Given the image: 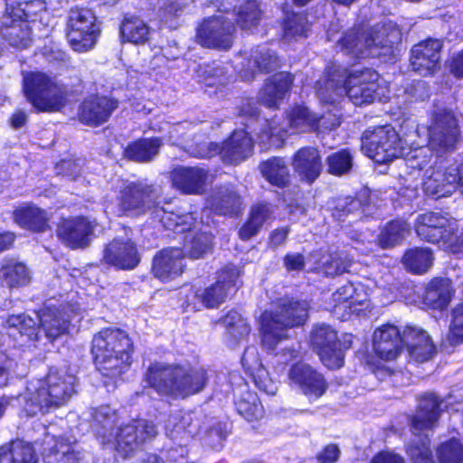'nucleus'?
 <instances>
[{
	"mask_svg": "<svg viewBox=\"0 0 463 463\" xmlns=\"http://www.w3.org/2000/svg\"><path fill=\"white\" fill-rule=\"evenodd\" d=\"M76 377L65 370L51 369L42 380L30 383L17 400L27 416L57 409L75 393Z\"/></svg>",
	"mask_w": 463,
	"mask_h": 463,
	"instance_id": "obj_1",
	"label": "nucleus"
},
{
	"mask_svg": "<svg viewBox=\"0 0 463 463\" xmlns=\"http://www.w3.org/2000/svg\"><path fill=\"white\" fill-rule=\"evenodd\" d=\"M207 380V373L202 367L157 363L147 370L151 387L175 398H186L202 392Z\"/></svg>",
	"mask_w": 463,
	"mask_h": 463,
	"instance_id": "obj_2",
	"label": "nucleus"
},
{
	"mask_svg": "<svg viewBox=\"0 0 463 463\" xmlns=\"http://www.w3.org/2000/svg\"><path fill=\"white\" fill-rule=\"evenodd\" d=\"M91 351L100 373L116 379L131 364L133 343L126 332L106 328L94 335Z\"/></svg>",
	"mask_w": 463,
	"mask_h": 463,
	"instance_id": "obj_3",
	"label": "nucleus"
},
{
	"mask_svg": "<svg viewBox=\"0 0 463 463\" xmlns=\"http://www.w3.org/2000/svg\"><path fill=\"white\" fill-rule=\"evenodd\" d=\"M22 90L36 113L59 111L67 101L66 86L44 71H27L22 80Z\"/></svg>",
	"mask_w": 463,
	"mask_h": 463,
	"instance_id": "obj_4",
	"label": "nucleus"
},
{
	"mask_svg": "<svg viewBox=\"0 0 463 463\" xmlns=\"http://www.w3.org/2000/svg\"><path fill=\"white\" fill-rule=\"evenodd\" d=\"M442 402V400L432 392H426L419 398L416 412L411 420V431L415 439L407 446V454L412 463H435L428 437L420 436L418 432L435 426Z\"/></svg>",
	"mask_w": 463,
	"mask_h": 463,
	"instance_id": "obj_5",
	"label": "nucleus"
},
{
	"mask_svg": "<svg viewBox=\"0 0 463 463\" xmlns=\"http://www.w3.org/2000/svg\"><path fill=\"white\" fill-rule=\"evenodd\" d=\"M307 301L282 299L275 310L265 311L261 316L263 343L269 348L288 338V329L302 325L307 318Z\"/></svg>",
	"mask_w": 463,
	"mask_h": 463,
	"instance_id": "obj_6",
	"label": "nucleus"
},
{
	"mask_svg": "<svg viewBox=\"0 0 463 463\" xmlns=\"http://www.w3.org/2000/svg\"><path fill=\"white\" fill-rule=\"evenodd\" d=\"M428 146L438 157L453 153L461 138L458 120L446 107H434L428 115Z\"/></svg>",
	"mask_w": 463,
	"mask_h": 463,
	"instance_id": "obj_7",
	"label": "nucleus"
},
{
	"mask_svg": "<svg viewBox=\"0 0 463 463\" xmlns=\"http://www.w3.org/2000/svg\"><path fill=\"white\" fill-rule=\"evenodd\" d=\"M154 184L143 180H123L115 189L114 203L118 216H141L157 204Z\"/></svg>",
	"mask_w": 463,
	"mask_h": 463,
	"instance_id": "obj_8",
	"label": "nucleus"
},
{
	"mask_svg": "<svg viewBox=\"0 0 463 463\" xmlns=\"http://www.w3.org/2000/svg\"><path fill=\"white\" fill-rule=\"evenodd\" d=\"M65 33L73 51H90L96 44L99 35L95 13L85 6L71 7L68 12Z\"/></svg>",
	"mask_w": 463,
	"mask_h": 463,
	"instance_id": "obj_9",
	"label": "nucleus"
},
{
	"mask_svg": "<svg viewBox=\"0 0 463 463\" xmlns=\"http://www.w3.org/2000/svg\"><path fill=\"white\" fill-rule=\"evenodd\" d=\"M361 147L364 154L378 163H389L402 155L400 135L391 125L369 128L363 132Z\"/></svg>",
	"mask_w": 463,
	"mask_h": 463,
	"instance_id": "obj_10",
	"label": "nucleus"
},
{
	"mask_svg": "<svg viewBox=\"0 0 463 463\" xmlns=\"http://www.w3.org/2000/svg\"><path fill=\"white\" fill-rule=\"evenodd\" d=\"M310 342L326 367L338 369L344 365V352L352 345V335L345 334L339 339L335 329L321 324L313 329Z\"/></svg>",
	"mask_w": 463,
	"mask_h": 463,
	"instance_id": "obj_11",
	"label": "nucleus"
},
{
	"mask_svg": "<svg viewBox=\"0 0 463 463\" xmlns=\"http://www.w3.org/2000/svg\"><path fill=\"white\" fill-rule=\"evenodd\" d=\"M235 26L222 16L203 19L196 29V42L204 48L228 51L233 44Z\"/></svg>",
	"mask_w": 463,
	"mask_h": 463,
	"instance_id": "obj_12",
	"label": "nucleus"
},
{
	"mask_svg": "<svg viewBox=\"0 0 463 463\" xmlns=\"http://www.w3.org/2000/svg\"><path fill=\"white\" fill-rule=\"evenodd\" d=\"M381 76L372 68L351 71L344 80V88L354 105L373 103L381 87Z\"/></svg>",
	"mask_w": 463,
	"mask_h": 463,
	"instance_id": "obj_13",
	"label": "nucleus"
},
{
	"mask_svg": "<svg viewBox=\"0 0 463 463\" xmlns=\"http://www.w3.org/2000/svg\"><path fill=\"white\" fill-rule=\"evenodd\" d=\"M443 41L428 37L412 45L410 51V67L412 71L422 77H432L439 70Z\"/></svg>",
	"mask_w": 463,
	"mask_h": 463,
	"instance_id": "obj_14",
	"label": "nucleus"
},
{
	"mask_svg": "<svg viewBox=\"0 0 463 463\" xmlns=\"http://www.w3.org/2000/svg\"><path fill=\"white\" fill-rule=\"evenodd\" d=\"M118 105V99L112 96L90 94L80 101L77 118L84 126L99 128L110 119Z\"/></svg>",
	"mask_w": 463,
	"mask_h": 463,
	"instance_id": "obj_15",
	"label": "nucleus"
},
{
	"mask_svg": "<svg viewBox=\"0 0 463 463\" xmlns=\"http://www.w3.org/2000/svg\"><path fill=\"white\" fill-rule=\"evenodd\" d=\"M156 434V429L153 422L144 419L133 420L113 433L111 442L116 443L115 449L118 453L127 457Z\"/></svg>",
	"mask_w": 463,
	"mask_h": 463,
	"instance_id": "obj_16",
	"label": "nucleus"
},
{
	"mask_svg": "<svg viewBox=\"0 0 463 463\" xmlns=\"http://www.w3.org/2000/svg\"><path fill=\"white\" fill-rule=\"evenodd\" d=\"M139 247L149 249L153 246L139 245ZM103 260L118 269L132 270L139 265L141 254L136 241L126 236H122L114 239L106 246Z\"/></svg>",
	"mask_w": 463,
	"mask_h": 463,
	"instance_id": "obj_17",
	"label": "nucleus"
},
{
	"mask_svg": "<svg viewBox=\"0 0 463 463\" xmlns=\"http://www.w3.org/2000/svg\"><path fill=\"white\" fill-rule=\"evenodd\" d=\"M365 37L369 57H389L401 42L402 33L391 23H377L366 28Z\"/></svg>",
	"mask_w": 463,
	"mask_h": 463,
	"instance_id": "obj_18",
	"label": "nucleus"
},
{
	"mask_svg": "<svg viewBox=\"0 0 463 463\" xmlns=\"http://www.w3.org/2000/svg\"><path fill=\"white\" fill-rule=\"evenodd\" d=\"M461 177L458 167L450 165H434L431 173L423 184L424 193L434 199L450 196L458 187Z\"/></svg>",
	"mask_w": 463,
	"mask_h": 463,
	"instance_id": "obj_19",
	"label": "nucleus"
},
{
	"mask_svg": "<svg viewBox=\"0 0 463 463\" xmlns=\"http://www.w3.org/2000/svg\"><path fill=\"white\" fill-rule=\"evenodd\" d=\"M0 40L9 47L26 49L33 43L32 28L5 9L0 20Z\"/></svg>",
	"mask_w": 463,
	"mask_h": 463,
	"instance_id": "obj_20",
	"label": "nucleus"
},
{
	"mask_svg": "<svg viewBox=\"0 0 463 463\" xmlns=\"http://www.w3.org/2000/svg\"><path fill=\"white\" fill-rule=\"evenodd\" d=\"M288 378L309 400L320 398L327 389L323 375L306 364L293 365Z\"/></svg>",
	"mask_w": 463,
	"mask_h": 463,
	"instance_id": "obj_21",
	"label": "nucleus"
},
{
	"mask_svg": "<svg viewBox=\"0 0 463 463\" xmlns=\"http://www.w3.org/2000/svg\"><path fill=\"white\" fill-rule=\"evenodd\" d=\"M208 175V171L199 166L177 165L171 171V182L183 194L201 195L205 192Z\"/></svg>",
	"mask_w": 463,
	"mask_h": 463,
	"instance_id": "obj_22",
	"label": "nucleus"
},
{
	"mask_svg": "<svg viewBox=\"0 0 463 463\" xmlns=\"http://www.w3.org/2000/svg\"><path fill=\"white\" fill-rule=\"evenodd\" d=\"M291 165L299 179L308 184H313L323 170L322 157L318 148L306 146L298 148L291 156Z\"/></svg>",
	"mask_w": 463,
	"mask_h": 463,
	"instance_id": "obj_23",
	"label": "nucleus"
},
{
	"mask_svg": "<svg viewBox=\"0 0 463 463\" xmlns=\"http://www.w3.org/2000/svg\"><path fill=\"white\" fill-rule=\"evenodd\" d=\"M254 146V140L248 130L234 129L222 142L219 154L224 162L238 165L252 155Z\"/></svg>",
	"mask_w": 463,
	"mask_h": 463,
	"instance_id": "obj_24",
	"label": "nucleus"
},
{
	"mask_svg": "<svg viewBox=\"0 0 463 463\" xmlns=\"http://www.w3.org/2000/svg\"><path fill=\"white\" fill-rule=\"evenodd\" d=\"M333 311L345 318L351 314L359 315L367 307L368 298L364 292L358 291L352 283H346L332 294Z\"/></svg>",
	"mask_w": 463,
	"mask_h": 463,
	"instance_id": "obj_25",
	"label": "nucleus"
},
{
	"mask_svg": "<svg viewBox=\"0 0 463 463\" xmlns=\"http://www.w3.org/2000/svg\"><path fill=\"white\" fill-rule=\"evenodd\" d=\"M295 77L289 71H279L269 77L260 91V102L271 109H278L280 102L291 91Z\"/></svg>",
	"mask_w": 463,
	"mask_h": 463,
	"instance_id": "obj_26",
	"label": "nucleus"
},
{
	"mask_svg": "<svg viewBox=\"0 0 463 463\" xmlns=\"http://www.w3.org/2000/svg\"><path fill=\"white\" fill-rule=\"evenodd\" d=\"M184 254L181 249L166 248L157 252L153 259L152 271L162 281H170L179 277L184 269Z\"/></svg>",
	"mask_w": 463,
	"mask_h": 463,
	"instance_id": "obj_27",
	"label": "nucleus"
},
{
	"mask_svg": "<svg viewBox=\"0 0 463 463\" xmlns=\"http://www.w3.org/2000/svg\"><path fill=\"white\" fill-rule=\"evenodd\" d=\"M402 339L410 358L417 363L430 360L436 353L430 336L421 328L411 326H406L402 332Z\"/></svg>",
	"mask_w": 463,
	"mask_h": 463,
	"instance_id": "obj_28",
	"label": "nucleus"
},
{
	"mask_svg": "<svg viewBox=\"0 0 463 463\" xmlns=\"http://www.w3.org/2000/svg\"><path fill=\"white\" fill-rule=\"evenodd\" d=\"M402 344V335L393 325H383L373 333V349L381 359L394 360L401 353Z\"/></svg>",
	"mask_w": 463,
	"mask_h": 463,
	"instance_id": "obj_29",
	"label": "nucleus"
},
{
	"mask_svg": "<svg viewBox=\"0 0 463 463\" xmlns=\"http://www.w3.org/2000/svg\"><path fill=\"white\" fill-rule=\"evenodd\" d=\"M12 219L21 229L28 232H46L51 228L47 212L31 202L15 207Z\"/></svg>",
	"mask_w": 463,
	"mask_h": 463,
	"instance_id": "obj_30",
	"label": "nucleus"
},
{
	"mask_svg": "<svg viewBox=\"0 0 463 463\" xmlns=\"http://www.w3.org/2000/svg\"><path fill=\"white\" fill-rule=\"evenodd\" d=\"M265 17L260 0H242L234 9V25L241 31L257 29Z\"/></svg>",
	"mask_w": 463,
	"mask_h": 463,
	"instance_id": "obj_31",
	"label": "nucleus"
},
{
	"mask_svg": "<svg viewBox=\"0 0 463 463\" xmlns=\"http://www.w3.org/2000/svg\"><path fill=\"white\" fill-rule=\"evenodd\" d=\"M262 177L271 185L285 189L290 185L291 175L287 162L281 156H270L260 163Z\"/></svg>",
	"mask_w": 463,
	"mask_h": 463,
	"instance_id": "obj_32",
	"label": "nucleus"
},
{
	"mask_svg": "<svg viewBox=\"0 0 463 463\" xmlns=\"http://www.w3.org/2000/svg\"><path fill=\"white\" fill-rule=\"evenodd\" d=\"M365 35V28L354 25L342 33L337 44L344 53L354 59L369 57Z\"/></svg>",
	"mask_w": 463,
	"mask_h": 463,
	"instance_id": "obj_33",
	"label": "nucleus"
},
{
	"mask_svg": "<svg viewBox=\"0 0 463 463\" xmlns=\"http://www.w3.org/2000/svg\"><path fill=\"white\" fill-rule=\"evenodd\" d=\"M161 145L160 137L137 138L128 144L124 149V156L130 161L146 163L158 154Z\"/></svg>",
	"mask_w": 463,
	"mask_h": 463,
	"instance_id": "obj_34",
	"label": "nucleus"
},
{
	"mask_svg": "<svg viewBox=\"0 0 463 463\" xmlns=\"http://www.w3.org/2000/svg\"><path fill=\"white\" fill-rule=\"evenodd\" d=\"M39 317L41 327L50 340L58 338L69 327L70 316L66 314L64 309L46 307L42 310Z\"/></svg>",
	"mask_w": 463,
	"mask_h": 463,
	"instance_id": "obj_35",
	"label": "nucleus"
},
{
	"mask_svg": "<svg viewBox=\"0 0 463 463\" xmlns=\"http://www.w3.org/2000/svg\"><path fill=\"white\" fill-rule=\"evenodd\" d=\"M150 28L140 18L134 15H125L119 27L122 43L136 45L145 44L149 41Z\"/></svg>",
	"mask_w": 463,
	"mask_h": 463,
	"instance_id": "obj_36",
	"label": "nucleus"
},
{
	"mask_svg": "<svg viewBox=\"0 0 463 463\" xmlns=\"http://www.w3.org/2000/svg\"><path fill=\"white\" fill-rule=\"evenodd\" d=\"M92 429L96 435L102 439L103 444L111 443L113 430L117 421L116 411L109 405H102L93 410Z\"/></svg>",
	"mask_w": 463,
	"mask_h": 463,
	"instance_id": "obj_37",
	"label": "nucleus"
},
{
	"mask_svg": "<svg viewBox=\"0 0 463 463\" xmlns=\"http://www.w3.org/2000/svg\"><path fill=\"white\" fill-rule=\"evenodd\" d=\"M434 255L428 248L415 247L406 250L402 258L405 269L412 274L427 273L433 265Z\"/></svg>",
	"mask_w": 463,
	"mask_h": 463,
	"instance_id": "obj_38",
	"label": "nucleus"
},
{
	"mask_svg": "<svg viewBox=\"0 0 463 463\" xmlns=\"http://www.w3.org/2000/svg\"><path fill=\"white\" fill-rule=\"evenodd\" d=\"M0 463H38V458L29 443L15 440L0 448Z\"/></svg>",
	"mask_w": 463,
	"mask_h": 463,
	"instance_id": "obj_39",
	"label": "nucleus"
},
{
	"mask_svg": "<svg viewBox=\"0 0 463 463\" xmlns=\"http://www.w3.org/2000/svg\"><path fill=\"white\" fill-rule=\"evenodd\" d=\"M287 118L290 128L298 132L317 131V114L304 104H294L287 110Z\"/></svg>",
	"mask_w": 463,
	"mask_h": 463,
	"instance_id": "obj_40",
	"label": "nucleus"
},
{
	"mask_svg": "<svg viewBox=\"0 0 463 463\" xmlns=\"http://www.w3.org/2000/svg\"><path fill=\"white\" fill-rule=\"evenodd\" d=\"M166 435L173 440L179 442L181 446L196 434V430L192 424L191 416L181 413L171 415L165 426Z\"/></svg>",
	"mask_w": 463,
	"mask_h": 463,
	"instance_id": "obj_41",
	"label": "nucleus"
},
{
	"mask_svg": "<svg viewBox=\"0 0 463 463\" xmlns=\"http://www.w3.org/2000/svg\"><path fill=\"white\" fill-rule=\"evenodd\" d=\"M0 278L9 287L26 285L31 279V272L26 265L14 259L5 260L0 269Z\"/></svg>",
	"mask_w": 463,
	"mask_h": 463,
	"instance_id": "obj_42",
	"label": "nucleus"
},
{
	"mask_svg": "<svg viewBox=\"0 0 463 463\" xmlns=\"http://www.w3.org/2000/svg\"><path fill=\"white\" fill-rule=\"evenodd\" d=\"M451 296L450 282L448 279H436L428 286L424 301L435 309H444L449 305Z\"/></svg>",
	"mask_w": 463,
	"mask_h": 463,
	"instance_id": "obj_43",
	"label": "nucleus"
},
{
	"mask_svg": "<svg viewBox=\"0 0 463 463\" xmlns=\"http://www.w3.org/2000/svg\"><path fill=\"white\" fill-rule=\"evenodd\" d=\"M352 260L345 252H326L317 260L316 269L326 276H336L348 271Z\"/></svg>",
	"mask_w": 463,
	"mask_h": 463,
	"instance_id": "obj_44",
	"label": "nucleus"
},
{
	"mask_svg": "<svg viewBox=\"0 0 463 463\" xmlns=\"http://www.w3.org/2000/svg\"><path fill=\"white\" fill-rule=\"evenodd\" d=\"M2 324L13 337L20 335L21 337H25L27 340H37L36 323L27 315L9 316Z\"/></svg>",
	"mask_w": 463,
	"mask_h": 463,
	"instance_id": "obj_45",
	"label": "nucleus"
},
{
	"mask_svg": "<svg viewBox=\"0 0 463 463\" xmlns=\"http://www.w3.org/2000/svg\"><path fill=\"white\" fill-rule=\"evenodd\" d=\"M211 207L218 215L235 217L241 213V198L233 191H226L212 198Z\"/></svg>",
	"mask_w": 463,
	"mask_h": 463,
	"instance_id": "obj_46",
	"label": "nucleus"
},
{
	"mask_svg": "<svg viewBox=\"0 0 463 463\" xmlns=\"http://www.w3.org/2000/svg\"><path fill=\"white\" fill-rule=\"evenodd\" d=\"M282 36L284 39L292 40L296 37L307 36V14L286 11L281 21Z\"/></svg>",
	"mask_w": 463,
	"mask_h": 463,
	"instance_id": "obj_47",
	"label": "nucleus"
},
{
	"mask_svg": "<svg viewBox=\"0 0 463 463\" xmlns=\"http://www.w3.org/2000/svg\"><path fill=\"white\" fill-rule=\"evenodd\" d=\"M452 222L447 214L440 212L429 211L420 213L415 220V232L439 230V232H455Z\"/></svg>",
	"mask_w": 463,
	"mask_h": 463,
	"instance_id": "obj_48",
	"label": "nucleus"
},
{
	"mask_svg": "<svg viewBox=\"0 0 463 463\" xmlns=\"http://www.w3.org/2000/svg\"><path fill=\"white\" fill-rule=\"evenodd\" d=\"M213 248L212 233H186L184 240V256L199 259L211 251Z\"/></svg>",
	"mask_w": 463,
	"mask_h": 463,
	"instance_id": "obj_49",
	"label": "nucleus"
},
{
	"mask_svg": "<svg viewBox=\"0 0 463 463\" xmlns=\"http://www.w3.org/2000/svg\"><path fill=\"white\" fill-rule=\"evenodd\" d=\"M354 165V157L348 147L340 148L326 157V172L334 176L348 174Z\"/></svg>",
	"mask_w": 463,
	"mask_h": 463,
	"instance_id": "obj_50",
	"label": "nucleus"
},
{
	"mask_svg": "<svg viewBox=\"0 0 463 463\" xmlns=\"http://www.w3.org/2000/svg\"><path fill=\"white\" fill-rule=\"evenodd\" d=\"M231 345H235L250 333L247 321L235 310L229 311L222 318Z\"/></svg>",
	"mask_w": 463,
	"mask_h": 463,
	"instance_id": "obj_51",
	"label": "nucleus"
},
{
	"mask_svg": "<svg viewBox=\"0 0 463 463\" xmlns=\"http://www.w3.org/2000/svg\"><path fill=\"white\" fill-rule=\"evenodd\" d=\"M271 213L272 205L270 203L261 201L254 203L250 208L248 219L239 232H259L271 217Z\"/></svg>",
	"mask_w": 463,
	"mask_h": 463,
	"instance_id": "obj_52",
	"label": "nucleus"
},
{
	"mask_svg": "<svg viewBox=\"0 0 463 463\" xmlns=\"http://www.w3.org/2000/svg\"><path fill=\"white\" fill-rule=\"evenodd\" d=\"M5 9L13 15L29 24L35 21L39 13L43 9V5L40 0H12L7 4Z\"/></svg>",
	"mask_w": 463,
	"mask_h": 463,
	"instance_id": "obj_53",
	"label": "nucleus"
},
{
	"mask_svg": "<svg viewBox=\"0 0 463 463\" xmlns=\"http://www.w3.org/2000/svg\"><path fill=\"white\" fill-rule=\"evenodd\" d=\"M236 410L239 414L248 421L257 420L263 416V407L256 393L245 392L235 402Z\"/></svg>",
	"mask_w": 463,
	"mask_h": 463,
	"instance_id": "obj_54",
	"label": "nucleus"
},
{
	"mask_svg": "<svg viewBox=\"0 0 463 463\" xmlns=\"http://www.w3.org/2000/svg\"><path fill=\"white\" fill-rule=\"evenodd\" d=\"M194 298H197L204 307L214 308L223 303L229 296V292L222 287L221 284L215 282L212 286L201 289L193 290Z\"/></svg>",
	"mask_w": 463,
	"mask_h": 463,
	"instance_id": "obj_55",
	"label": "nucleus"
},
{
	"mask_svg": "<svg viewBox=\"0 0 463 463\" xmlns=\"http://www.w3.org/2000/svg\"><path fill=\"white\" fill-rule=\"evenodd\" d=\"M421 240L437 243L439 248L451 252L463 251V238L461 233H420Z\"/></svg>",
	"mask_w": 463,
	"mask_h": 463,
	"instance_id": "obj_56",
	"label": "nucleus"
},
{
	"mask_svg": "<svg viewBox=\"0 0 463 463\" xmlns=\"http://www.w3.org/2000/svg\"><path fill=\"white\" fill-rule=\"evenodd\" d=\"M242 267L229 263L217 272L218 284H221L229 293L235 292L242 285Z\"/></svg>",
	"mask_w": 463,
	"mask_h": 463,
	"instance_id": "obj_57",
	"label": "nucleus"
},
{
	"mask_svg": "<svg viewBox=\"0 0 463 463\" xmlns=\"http://www.w3.org/2000/svg\"><path fill=\"white\" fill-rule=\"evenodd\" d=\"M236 116L240 118L242 129H253V126L260 122V109L258 102L252 98H246L237 106Z\"/></svg>",
	"mask_w": 463,
	"mask_h": 463,
	"instance_id": "obj_58",
	"label": "nucleus"
},
{
	"mask_svg": "<svg viewBox=\"0 0 463 463\" xmlns=\"http://www.w3.org/2000/svg\"><path fill=\"white\" fill-rule=\"evenodd\" d=\"M439 463H463V444L456 439L441 443L437 449Z\"/></svg>",
	"mask_w": 463,
	"mask_h": 463,
	"instance_id": "obj_59",
	"label": "nucleus"
},
{
	"mask_svg": "<svg viewBox=\"0 0 463 463\" xmlns=\"http://www.w3.org/2000/svg\"><path fill=\"white\" fill-rule=\"evenodd\" d=\"M447 340L451 345L463 343V303L456 305L451 309Z\"/></svg>",
	"mask_w": 463,
	"mask_h": 463,
	"instance_id": "obj_60",
	"label": "nucleus"
},
{
	"mask_svg": "<svg viewBox=\"0 0 463 463\" xmlns=\"http://www.w3.org/2000/svg\"><path fill=\"white\" fill-rule=\"evenodd\" d=\"M371 191L364 187L355 193L354 196H348L343 205L340 216L348 215L355 212L364 213L365 207L371 204Z\"/></svg>",
	"mask_w": 463,
	"mask_h": 463,
	"instance_id": "obj_61",
	"label": "nucleus"
},
{
	"mask_svg": "<svg viewBox=\"0 0 463 463\" xmlns=\"http://www.w3.org/2000/svg\"><path fill=\"white\" fill-rule=\"evenodd\" d=\"M96 223L84 215L61 217L57 232H93Z\"/></svg>",
	"mask_w": 463,
	"mask_h": 463,
	"instance_id": "obj_62",
	"label": "nucleus"
},
{
	"mask_svg": "<svg viewBox=\"0 0 463 463\" xmlns=\"http://www.w3.org/2000/svg\"><path fill=\"white\" fill-rule=\"evenodd\" d=\"M52 452L57 457L61 456L59 463H77L79 460V453L75 451L73 445L64 438H60L56 441Z\"/></svg>",
	"mask_w": 463,
	"mask_h": 463,
	"instance_id": "obj_63",
	"label": "nucleus"
},
{
	"mask_svg": "<svg viewBox=\"0 0 463 463\" xmlns=\"http://www.w3.org/2000/svg\"><path fill=\"white\" fill-rule=\"evenodd\" d=\"M254 63L260 73H269L279 66V58L269 51L260 52L255 57Z\"/></svg>",
	"mask_w": 463,
	"mask_h": 463,
	"instance_id": "obj_64",
	"label": "nucleus"
}]
</instances>
